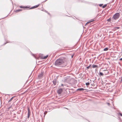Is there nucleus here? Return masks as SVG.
I'll return each mask as SVG.
<instances>
[{
  "instance_id": "f257e3e1",
  "label": "nucleus",
  "mask_w": 122,
  "mask_h": 122,
  "mask_svg": "<svg viewBox=\"0 0 122 122\" xmlns=\"http://www.w3.org/2000/svg\"><path fill=\"white\" fill-rule=\"evenodd\" d=\"M67 59L64 57H61L57 60L55 63V65L57 66H59L66 62Z\"/></svg>"
},
{
  "instance_id": "f03ea898",
  "label": "nucleus",
  "mask_w": 122,
  "mask_h": 122,
  "mask_svg": "<svg viewBox=\"0 0 122 122\" xmlns=\"http://www.w3.org/2000/svg\"><path fill=\"white\" fill-rule=\"evenodd\" d=\"M36 54H32V55L35 58L38 59H46L48 56V55L45 56L43 55L42 54L38 56Z\"/></svg>"
},
{
  "instance_id": "7ed1b4c3",
  "label": "nucleus",
  "mask_w": 122,
  "mask_h": 122,
  "mask_svg": "<svg viewBox=\"0 0 122 122\" xmlns=\"http://www.w3.org/2000/svg\"><path fill=\"white\" fill-rule=\"evenodd\" d=\"M119 16V14L118 13H117L114 15L113 16V18L115 20L118 18Z\"/></svg>"
},
{
  "instance_id": "20e7f679",
  "label": "nucleus",
  "mask_w": 122,
  "mask_h": 122,
  "mask_svg": "<svg viewBox=\"0 0 122 122\" xmlns=\"http://www.w3.org/2000/svg\"><path fill=\"white\" fill-rule=\"evenodd\" d=\"M43 72H44L42 71H41V73L38 75V77L39 79H41L43 75Z\"/></svg>"
},
{
  "instance_id": "39448f33",
  "label": "nucleus",
  "mask_w": 122,
  "mask_h": 122,
  "mask_svg": "<svg viewBox=\"0 0 122 122\" xmlns=\"http://www.w3.org/2000/svg\"><path fill=\"white\" fill-rule=\"evenodd\" d=\"M28 118H29V117L30 114V110L29 107H28Z\"/></svg>"
},
{
  "instance_id": "423d86ee",
  "label": "nucleus",
  "mask_w": 122,
  "mask_h": 122,
  "mask_svg": "<svg viewBox=\"0 0 122 122\" xmlns=\"http://www.w3.org/2000/svg\"><path fill=\"white\" fill-rule=\"evenodd\" d=\"M19 7L21 8L25 9L29 8L30 7L28 6H20Z\"/></svg>"
},
{
  "instance_id": "0eeeda50",
  "label": "nucleus",
  "mask_w": 122,
  "mask_h": 122,
  "mask_svg": "<svg viewBox=\"0 0 122 122\" xmlns=\"http://www.w3.org/2000/svg\"><path fill=\"white\" fill-rule=\"evenodd\" d=\"M62 91V89H60L57 91V93L59 94H61Z\"/></svg>"
},
{
  "instance_id": "6e6552de",
  "label": "nucleus",
  "mask_w": 122,
  "mask_h": 122,
  "mask_svg": "<svg viewBox=\"0 0 122 122\" xmlns=\"http://www.w3.org/2000/svg\"><path fill=\"white\" fill-rule=\"evenodd\" d=\"M40 5V4H38L37 5H35L32 7H31L30 9H34L35 8H36L37 7H38Z\"/></svg>"
},
{
  "instance_id": "1a4fd4ad",
  "label": "nucleus",
  "mask_w": 122,
  "mask_h": 122,
  "mask_svg": "<svg viewBox=\"0 0 122 122\" xmlns=\"http://www.w3.org/2000/svg\"><path fill=\"white\" fill-rule=\"evenodd\" d=\"M53 83L54 85H56V79H54L53 81Z\"/></svg>"
},
{
  "instance_id": "9d476101",
  "label": "nucleus",
  "mask_w": 122,
  "mask_h": 122,
  "mask_svg": "<svg viewBox=\"0 0 122 122\" xmlns=\"http://www.w3.org/2000/svg\"><path fill=\"white\" fill-rule=\"evenodd\" d=\"M84 90V89L83 88H80L77 89V91L79 92L83 91Z\"/></svg>"
},
{
  "instance_id": "9b49d317",
  "label": "nucleus",
  "mask_w": 122,
  "mask_h": 122,
  "mask_svg": "<svg viewBox=\"0 0 122 122\" xmlns=\"http://www.w3.org/2000/svg\"><path fill=\"white\" fill-rule=\"evenodd\" d=\"M92 68H98V67L97 66L94 65H92Z\"/></svg>"
},
{
  "instance_id": "f8f14e48",
  "label": "nucleus",
  "mask_w": 122,
  "mask_h": 122,
  "mask_svg": "<svg viewBox=\"0 0 122 122\" xmlns=\"http://www.w3.org/2000/svg\"><path fill=\"white\" fill-rule=\"evenodd\" d=\"M15 97H16V96H14V97H12V98H10V99L9 101L8 102L9 103V102H10L12 100L13 98Z\"/></svg>"
},
{
  "instance_id": "ddd939ff",
  "label": "nucleus",
  "mask_w": 122,
  "mask_h": 122,
  "mask_svg": "<svg viewBox=\"0 0 122 122\" xmlns=\"http://www.w3.org/2000/svg\"><path fill=\"white\" fill-rule=\"evenodd\" d=\"M22 10L21 9H19L18 10H16L15 11V12H18L20 11H22Z\"/></svg>"
},
{
  "instance_id": "4468645a",
  "label": "nucleus",
  "mask_w": 122,
  "mask_h": 122,
  "mask_svg": "<svg viewBox=\"0 0 122 122\" xmlns=\"http://www.w3.org/2000/svg\"><path fill=\"white\" fill-rule=\"evenodd\" d=\"M99 75H100V76H103L104 75L103 74V73L102 72H99Z\"/></svg>"
},
{
  "instance_id": "2eb2a0df",
  "label": "nucleus",
  "mask_w": 122,
  "mask_h": 122,
  "mask_svg": "<svg viewBox=\"0 0 122 122\" xmlns=\"http://www.w3.org/2000/svg\"><path fill=\"white\" fill-rule=\"evenodd\" d=\"M108 48H106L104 49V51H107L108 50Z\"/></svg>"
},
{
  "instance_id": "dca6fc26",
  "label": "nucleus",
  "mask_w": 122,
  "mask_h": 122,
  "mask_svg": "<svg viewBox=\"0 0 122 122\" xmlns=\"http://www.w3.org/2000/svg\"><path fill=\"white\" fill-rule=\"evenodd\" d=\"M107 6V4H105V5H103L102 7L103 8H105Z\"/></svg>"
},
{
  "instance_id": "f3484780",
  "label": "nucleus",
  "mask_w": 122,
  "mask_h": 122,
  "mask_svg": "<svg viewBox=\"0 0 122 122\" xmlns=\"http://www.w3.org/2000/svg\"><path fill=\"white\" fill-rule=\"evenodd\" d=\"M86 86H88L90 84L89 82H87V83H86Z\"/></svg>"
},
{
  "instance_id": "a211bd4d",
  "label": "nucleus",
  "mask_w": 122,
  "mask_h": 122,
  "mask_svg": "<svg viewBox=\"0 0 122 122\" xmlns=\"http://www.w3.org/2000/svg\"><path fill=\"white\" fill-rule=\"evenodd\" d=\"M93 21H90L89 22H87L86 23V25H87V24H89V23L92 22Z\"/></svg>"
},
{
  "instance_id": "6ab92c4d",
  "label": "nucleus",
  "mask_w": 122,
  "mask_h": 122,
  "mask_svg": "<svg viewBox=\"0 0 122 122\" xmlns=\"http://www.w3.org/2000/svg\"><path fill=\"white\" fill-rule=\"evenodd\" d=\"M88 80H89V81H88V82H89V83H91V82H92V80H91L89 79H88Z\"/></svg>"
},
{
  "instance_id": "aec40b11",
  "label": "nucleus",
  "mask_w": 122,
  "mask_h": 122,
  "mask_svg": "<svg viewBox=\"0 0 122 122\" xmlns=\"http://www.w3.org/2000/svg\"><path fill=\"white\" fill-rule=\"evenodd\" d=\"M91 66V65L90 64L89 66H88L86 67V68L87 69H89V68Z\"/></svg>"
},
{
  "instance_id": "412c9836",
  "label": "nucleus",
  "mask_w": 122,
  "mask_h": 122,
  "mask_svg": "<svg viewBox=\"0 0 122 122\" xmlns=\"http://www.w3.org/2000/svg\"><path fill=\"white\" fill-rule=\"evenodd\" d=\"M47 111H46L44 112V116L47 113Z\"/></svg>"
},
{
  "instance_id": "4be33fe9",
  "label": "nucleus",
  "mask_w": 122,
  "mask_h": 122,
  "mask_svg": "<svg viewBox=\"0 0 122 122\" xmlns=\"http://www.w3.org/2000/svg\"><path fill=\"white\" fill-rule=\"evenodd\" d=\"M115 28L117 29H119L120 28V27H116V28Z\"/></svg>"
},
{
  "instance_id": "5701e85b",
  "label": "nucleus",
  "mask_w": 122,
  "mask_h": 122,
  "mask_svg": "<svg viewBox=\"0 0 122 122\" xmlns=\"http://www.w3.org/2000/svg\"><path fill=\"white\" fill-rule=\"evenodd\" d=\"M107 21H111V19H109L107 20Z\"/></svg>"
},
{
  "instance_id": "b1692460",
  "label": "nucleus",
  "mask_w": 122,
  "mask_h": 122,
  "mask_svg": "<svg viewBox=\"0 0 122 122\" xmlns=\"http://www.w3.org/2000/svg\"><path fill=\"white\" fill-rule=\"evenodd\" d=\"M119 114L121 116H122V114L121 113H119Z\"/></svg>"
},
{
  "instance_id": "393cba45",
  "label": "nucleus",
  "mask_w": 122,
  "mask_h": 122,
  "mask_svg": "<svg viewBox=\"0 0 122 122\" xmlns=\"http://www.w3.org/2000/svg\"><path fill=\"white\" fill-rule=\"evenodd\" d=\"M103 5V4H100L99 5L100 6H101Z\"/></svg>"
},
{
  "instance_id": "a878e982",
  "label": "nucleus",
  "mask_w": 122,
  "mask_h": 122,
  "mask_svg": "<svg viewBox=\"0 0 122 122\" xmlns=\"http://www.w3.org/2000/svg\"><path fill=\"white\" fill-rule=\"evenodd\" d=\"M119 60H120V61H122V58H120L119 59Z\"/></svg>"
},
{
  "instance_id": "bb28decb",
  "label": "nucleus",
  "mask_w": 122,
  "mask_h": 122,
  "mask_svg": "<svg viewBox=\"0 0 122 122\" xmlns=\"http://www.w3.org/2000/svg\"><path fill=\"white\" fill-rule=\"evenodd\" d=\"M122 55V54H119V56H121Z\"/></svg>"
},
{
  "instance_id": "cd10ccee",
  "label": "nucleus",
  "mask_w": 122,
  "mask_h": 122,
  "mask_svg": "<svg viewBox=\"0 0 122 122\" xmlns=\"http://www.w3.org/2000/svg\"><path fill=\"white\" fill-rule=\"evenodd\" d=\"M73 55H72V56H71V57L72 58L73 57Z\"/></svg>"
},
{
  "instance_id": "c85d7f7f",
  "label": "nucleus",
  "mask_w": 122,
  "mask_h": 122,
  "mask_svg": "<svg viewBox=\"0 0 122 122\" xmlns=\"http://www.w3.org/2000/svg\"><path fill=\"white\" fill-rule=\"evenodd\" d=\"M121 81H122V76L121 77Z\"/></svg>"
},
{
  "instance_id": "c756f323",
  "label": "nucleus",
  "mask_w": 122,
  "mask_h": 122,
  "mask_svg": "<svg viewBox=\"0 0 122 122\" xmlns=\"http://www.w3.org/2000/svg\"><path fill=\"white\" fill-rule=\"evenodd\" d=\"M61 85V86H62L64 85H63V84H62Z\"/></svg>"
},
{
  "instance_id": "7c9ffc66",
  "label": "nucleus",
  "mask_w": 122,
  "mask_h": 122,
  "mask_svg": "<svg viewBox=\"0 0 122 122\" xmlns=\"http://www.w3.org/2000/svg\"><path fill=\"white\" fill-rule=\"evenodd\" d=\"M110 104L109 103H108V104Z\"/></svg>"
},
{
  "instance_id": "2f4dec72",
  "label": "nucleus",
  "mask_w": 122,
  "mask_h": 122,
  "mask_svg": "<svg viewBox=\"0 0 122 122\" xmlns=\"http://www.w3.org/2000/svg\"><path fill=\"white\" fill-rule=\"evenodd\" d=\"M110 104L109 103H108V104Z\"/></svg>"
},
{
  "instance_id": "473e14b6",
  "label": "nucleus",
  "mask_w": 122,
  "mask_h": 122,
  "mask_svg": "<svg viewBox=\"0 0 122 122\" xmlns=\"http://www.w3.org/2000/svg\"><path fill=\"white\" fill-rule=\"evenodd\" d=\"M106 71V72H107V71Z\"/></svg>"
},
{
  "instance_id": "72a5a7b5",
  "label": "nucleus",
  "mask_w": 122,
  "mask_h": 122,
  "mask_svg": "<svg viewBox=\"0 0 122 122\" xmlns=\"http://www.w3.org/2000/svg\"><path fill=\"white\" fill-rule=\"evenodd\" d=\"M91 85L92 86L93 85L92 84H91Z\"/></svg>"
}]
</instances>
